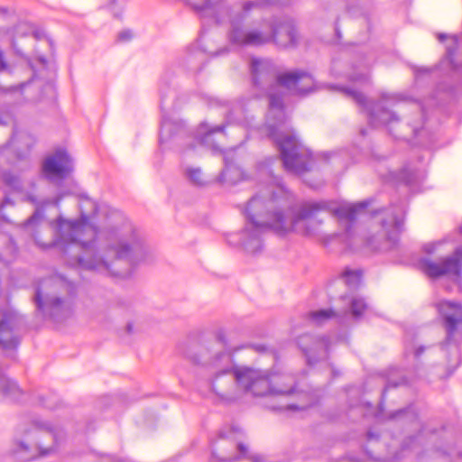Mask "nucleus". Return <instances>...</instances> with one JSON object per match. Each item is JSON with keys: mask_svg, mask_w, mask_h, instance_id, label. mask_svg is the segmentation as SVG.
Returning <instances> with one entry per match:
<instances>
[{"mask_svg": "<svg viewBox=\"0 0 462 462\" xmlns=\"http://www.w3.org/2000/svg\"><path fill=\"white\" fill-rule=\"evenodd\" d=\"M292 195L284 186H268L254 196L245 208V228L229 236L228 242L242 246L247 253L256 254L263 248V236L273 229L279 234L295 232L305 236H319L327 210L324 201H303L292 208Z\"/></svg>", "mask_w": 462, "mask_h": 462, "instance_id": "3", "label": "nucleus"}, {"mask_svg": "<svg viewBox=\"0 0 462 462\" xmlns=\"http://www.w3.org/2000/svg\"><path fill=\"white\" fill-rule=\"evenodd\" d=\"M14 35L12 39L11 44L17 55L23 56V53L17 47L16 38L28 36L30 34H32L36 40L45 39L46 43L50 47L51 51H52V49H53V42L50 38H48L46 36L45 32L39 29H33V27L27 23H18L14 29Z\"/></svg>", "mask_w": 462, "mask_h": 462, "instance_id": "20", "label": "nucleus"}, {"mask_svg": "<svg viewBox=\"0 0 462 462\" xmlns=\"http://www.w3.org/2000/svg\"><path fill=\"white\" fill-rule=\"evenodd\" d=\"M256 349L259 351H262L264 349V347L263 346H256Z\"/></svg>", "mask_w": 462, "mask_h": 462, "instance_id": "53", "label": "nucleus"}, {"mask_svg": "<svg viewBox=\"0 0 462 462\" xmlns=\"http://www.w3.org/2000/svg\"><path fill=\"white\" fill-rule=\"evenodd\" d=\"M443 454H448V455H451V453H448L447 451H442Z\"/></svg>", "mask_w": 462, "mask_h": 462, "instance_id": "59", "label": "nucleus"}, {"mask_svg": "<svg viewBox=\"0 0 462 462\" xmlns=\"http://www.w3.org/2000/svg\"><path fill=\"white\" fill-rule=\"evenodd\" d=\"M367 304L364 299L354 297L350 301V310L354 318H359L366 310Z\"/></svg>", "mask_w": 462, "mask_h": 462, "instance_id": "29", "label": "nucleus"}, {"mask_svg": "<svg viewBox=\"0 0 462 462\" xmlns=\"http://www.w3.org/2000/svg\"><path fill=\"white\" fill-rule=\"evenodd\" d=\"M258 5L256 2H243L233 5V8L224 9L225 14L217 16V24L229 23L226 38L235 47H259L263 45V20L252 26L245 24L248 13Z\"/></svg>", "mask_w": 462, "mask_h": 462, "instance_id": "8", "label": "nucleus"}, {"mask_svg": "<svg viewBox=\"0 0 462 462\" xmlns=\"http://www.w3.org/2000/svg\"><path fill=\"white\" fill-rule=\"evenodd\" d=\"M368 205L369 202L364 200L356 205L339 207L333 211V215L338 219L340 226L345 228L347 246L350 249H355L359 245L358 241L360 240L362 244H365L373 250L391 249L396 245L399 235L402 231L403 207L402 205H395L382 210L380 212L382 215L380 219L382 234L363 240L354 234V226L357 214L364 211Z\"/></svg>", "mask_w": 462, "mask_h": 462, "instance_id": "5", "label": "nucleus"}, {"mask_svg": "<svg viewBox=\"0 0 462 462\" xmlns=\"http://www.w3.org/2000/svg\"><path fill=\"white\" fill-rule=\"evenodd\" d=\"M195 60V57L194 56H190L189 57V62L190 63H193V60Z\"/></svg>", "mask_w": 462, "mask_h": 462, "instance_id": "54", "label": "nucleus"}, {"mask_svg": "<svg viewBox=\"0 0 462 462\" xmlns=\"http://www.w3.org/2000/svg\"><path fill=\"white\" fill-rule=\"evenodd\" d=\"M360 134H361L362 135H365V129H361Z\"/></svg>", "mask_w": 462, "mask_h": 462, "instance_id": "56", "label": "nucleus"}, {"mask_svg": "<svg viewBox=\"0 0 462 462\" xmlns=\"http://www.w3.org/2000/svg\"><path fill=\"white\" fill-rule=\"evenodd\" d=\"M237 449L240 452L241 457L246 458L250 462H265V457L263 455L258 453L249 454L247 447L242 443L237 445Z\"/></svg>", "mask_w": 462, "mask_h": 462, "instance_id": "31", "label": "nucleus"}, {"mask_svg": "<svg viewBox=\"0 0 462 462\" xmlns=\"http://www.w3.org/2000/svg\"><path fill=\"white\" fill-rule=\"evenodd\" d=\"M336 88L366 111L368 122L372 126L386 125L392 131L393 127L400 122L398 114L411 112L415 114V117L411 116L408 119V125L412 134L417 137L425 131L423 126L425 114L419 103L401 105L402 96L391 93H382L377 102H367L365 95L357 90L343 87H336Z\"/></svg>", "mask_w": 462, "mask_h": 462, "instance_id": "6", "label": "nucleus"}, {"mask_svg": "<svg viewBox=\"0 0 462 462\" xmlns=\"http://www.w3.org/2000/svg\"><path fill=\"white\" fill-rule=\"evenodd\" d=\"M23 319L13 309L0 310V346L4 349H14L20 343V330Z\"/></svg>", "mask_w": 462, "mask_h": 462, "instance_id": "14", "label": "nucleus"}, {"mask_svg": "<svg viewBox=\"0 0 462 462\" xmlns=\"http://www.w3.org/2000/svg\"><path fill=\"white\" fill-rule=\"evenodd\" d=\"M361 276L362 273L359 270H346L342 275V280L349 288L356 289L361 282Z\"/></svg>", "mask_w": 462, "mask_h": 462, "instance_id": "28", "label": "nucleus"}, {"mask_svg": "<svg viewBox=\"0 0 462 462\" xmlns=\"http://www.w3.org/2000/svg\"><path fill=\"white\" fill-rule=\"evenodd\" d=\"M187 357L205 368L211 389L226 402L236 401L240 392L262 397L291 394L294 390L293 376L235 365L229 351L215 346L210 350L203 348L198 354H188Z\"/></svg>", "mask_w": 462, "mask_h": 462, "instance_id": "4", "label": "nucleus"}, {"mask_svg": "<svg viewBox=\"0 0 462 462\" xmlns=\"http://www.w3.org/2000/svg\"><path fill=\"white\" fill-rule=\"evenodd\" d=\"M216 345L224 346V343L222 342V339L219 337Z\"/></svg>", "mask_w": 462, "mask_h": 462, "instance_id": "51", "label": "nucleus"}, {"mask_svg": "<svg viewBox=\"0 0 462 462\" xmlns=\"http://www.w3.org/2000/svg\"><path fill=\"white\" fill-rule=\"evenodd\" d=\"M349 462H381L378 459L371 457L369 455H366L364 459H350Z\"/></svg>", "mask_w": 462, "mask_h": 462, "instance_id": "40", "label": "nucleus"}, {"mask_svg": "<svg viewBox=\"0 0 462 462\" xmlns=\"http://www.w3.org/2000/svg\"><path fill=\"white\" fill-rule=\"evenodd\" d=\"M374 438H377V435H374V433H372V432H370V431H369V432L367 433V439H374Z\"/></svg>", "mask_w": 462, "mask_h": 462, "instance_id": "49", "label": "nucleus"}, {"mask_svg": "<svg viewBox=\"0 0 462 462\" xmlns=\"http://www.w3.org/2000/svg\"><path fill=\"white\" fill-rule=\"evenodd\" d=\"M46 436L51 437L53 441H56V434L53 433L51 430L45 432L38 430L33 431L32 437L37 439V442L33 444H29L27 441L23 440L18 441L14 449L16 458L22 462H28L38 457H43L50 454L52 448H42V439Z\"/></svg>", "mask_w": 462, "mask_h": 462, "instance_id": "16", "label": "nucleus"}, {"mask_svg": "<svg viewBox=\"0 0 462 462\" xmlns=\"http://www.w3.org/2000/svg\"><path fill=\"white\" fill-rule=\"evenodd\" d=\"M439 315L443 319L447 332L445 346L453 345L456 352H458L459 340L457 338L458 325L462 324V305L448 300H441L436 304Z\"/></svg>", "mask_w": 462, "mask_h": 462, "instance_id": "15", "label": "nucleus"}, {"mask_svg": "<svg viewBox=\"0 0 462 462\" xmlns=\"http://www.w3.org/2000/svg\"><path fill=\"white\" fill-rule=\"evenodd\" d=\"M407 383V380L405 378H402V382H394L393 380H390L388 383H387V385L385 386L383 393H382V397L384 398L385 397V393L386 391L391 388V387H397L398 385L400 384H406Z\"/></svg>", "mask_w": 462, "mask_h": 462, "instance_id": "35", "label": "nucleus"}, {"mask_svg": "<svg viewBox=\"0 0 462 462\" xmlns=\"http://www.w3.org/2000/svg\"><path fill=\"white\" fill-rule=\"evenodd\" d=\"M189 5L200 19H211L217 22V16L225 14L224 9L233 8V5H227L224 0H188Z\"/></svg>", "mask_w": 462, "mask_h": 462, "instance_id": "18", "label": "nucleus"}, {"mask_svg": "<svg viewBox=\"0 0 462 462\" xmlns=\"http://www.w3.org/2000/svg\"><path fill=\"white\" fill-rule=\"evenodd\" d=\"M1 179L3 182L14 190H22L23 184L20 177L10 171L2 172Z\"/></svg>", "mask_w": 462, "mask_h": 462, "instance_id": "27", "label": "nucleus"}, {"mask_svg": "<svg viewBox=\"0 0 462 462\" xmlns=\"http://www.w3.org/2000/svg\"><path fill=\"white\" fill-rule=\"evenodd\" d=\"M409 408L408 409H402V410H398L396 411L392 416L391 418L394 419L396 417H398L399 415L401 414H403V413H407L409 411Z\"/></svg>", "mask_w": 462, "mask_h": 462, "instance_id": "44", "label": "nucleus"}, {"mask_svg": "<svg viewBox=\"0 0 462 462\" xmlns=\"http://www.w3.org/2000/svg\"><path fill=\"white\" fill-rule=\"evenodd\" d=\"M229 51H230V47L226 46V47H223V48L219 49L216 52H214L212 54V56H214V57L221 56V55L228 53Z\"/></svg>", "mask_w": 462, "mask_h": 462, "instance_id": "39", "label": "nucleus"}, {"mask_svg": "<svg viewBox=\"0 0 462 462\" xmlns=\"http://www.w3.org/2000/svg\"><path fill=\"white\" fill-rule=\"evenodd\" d=\"M73 171V161L63 149L55 151L42 162V173L51 182L67 179Z\"/></svg>", "mask_w": 462, "mask_h": 462, "instance_id": "13", "label": "nucleus"}, {"mask_svg": "<svg viewBox=\"0 0 462 462\" xmlns=\"http://www.w3.org/2000/svg\"><path fill=\"white\" fill-rule=\"evenodd\" d=\"M323 156L325 160H330L331 158L337 160L339 158V154L337 152H324Z\"/></svg>", "mask_w": 462, "mask_h": 462, "instance_id": "41", "label": "nucleus"}, {"mask_svg": "<svg viewBox=\"0 0 462 462\" xmlns=\"http://www.w3.org/2000/svg\"><path fill=\"white\" fill-rule=\"evenodd\" d=\"M0 393L11 401H18L22 395V391L17 383L7 378L5 374L0 373Z\"/></svg>", "mask_w": 462, "mask_h": 462, "instance_id": "23", "label": "nucleus"}, {"mask_svg": "<svg viewBox=\"0 0 462 462\" xmlns=\"http://www.w3.org/2000/svg\"><path fill=\"white\" fill-rule=\"evenodd\" d=\"M80 210V220L58 219V237L51 244H42L35 236L36 244L58 247L73 267L128 277L148 253L142 231L120 210L97 206L89 199L82 201Z\"/></svg>", "mask_w": 462, "mask_h": 462, "instance_id": "1", "label": "nucleus"}, {"mask_svg": "<svg viewBox=\"0 0 462 462\" xmlns=\"http://www.w3.org/2000/svg\"><path fill=\"white\" fill-rule=\"evenodd\" d=\"M309 405H310V404H306V405H303V406H300H300H298V405H296V404H291V405H289V406H288V409H289V410H292V411H298V410H302V409H304V408L308 407Z\"/></svg>", "mask_w": 462, "mask_h": 462, "instance_id": "45", "label": "nucleus"}, {"mask_svg": "<svg viewBox=\"0 0 462 462\" xmlns=\"http://www.w3.org/2000/svg\"><path fill=\"white\" fill-rule=\"evenodd\" d=\"M250 70L254 88L268 98V135L278 147L285 170L295 174L308 171L312 162L311 152L287 125L283 97L285 89L299 96L311 92L313 78L302 70L282 72L275 62L267 59H252Z\"/></svg>", "mask_w": 462, "mask_h": 462, "instance_id": "2", "label": "nucleus"}, {"mask_svg": "<svg viewBox=\"0 0 462 462\" xmlns=\"http://www.w3.org/2000/svg\"><path fill=\"white\" fill-rule=\"evenodd\" d=\"M219 436H220V438H222V439L226 438V435H225L223 432H220Z\"/></svg>", "mask_w": 462, "mask_h": 462, "instance_id": "58", "label": "nucleus"}, {"mask_svg": "<svg viewBox=\"0 0 462 462\" xmlns=\"http://www.w3.org/2000/svg\"><path fill=\"white\" fill-rule=\"evenodd\" d=\"M7 203H9V199L7 198L1 203V208H4Z\"/></svg>", "mask_w": 462, "mask_h": 462, "instance_id": "50", "label": "nucleus"}, {"mask_svg": "<svg viewBox=\"0 0 462 462\" xmlns=\"http://www.w3.org/2000/svg\"><path fill=\"white\" fill-rule=\"evenodd\" d=\"M212 458H217V456L215 454V452H212ZM240 458V457H229V458H223V459H220V461L222 462H234V461H236ZM218 459V457H217Z\"/></svg>", "mask_w": 462, "mask_h": 462, "instance_id": "42", "label": "nucleus"}, {"mask_svg": "<svg viewBox=\"0 0 462 462\" xmlns=\"http://www.w3.org/2000/svg\"><path fill=\"white\" fill-rule=\"evenodd\" d=\"M263 45L275 44L279 49H296L301 40L295 22L290 17L263 19Z\"/></svg>", "mask_w": 462, "mask_h": 462, "instance_id": "10", "label": "nucleus"}, {"mask_svg": "<svg viewBox=\"0 0 462 462\" xmlns=\"http://www.w3.org/2000/svg\"><path fill=\"white\" fill-rule=\"evenodd\" d=\"M424 352V346H420L415 350V356L419 357Z\"/></svg>", "mask_w": 462, "mask_h": 462, "instance_id": "46", "label": "nucleus"}, {"mask_svg": "<svg viewBox=\"0 0 462 462\" xmlns=\"http://www.w3.org/2000/svg\"><path fill=\"white\" fill-rule=\"evenodd\" d=\"M419 268L430 278L445 275L460 276L462 273V248L455 250L453 254L434 262L429 258H421L418 263Z\"/></svg>", "mask_w": 462, "mask_h": 462, "instance_id": "12", "label": "nucleus"}, {"mask_svg": "<svg viewBox=\"0 0 462 462\" xmlns=\"http://www.w3.org/2000/svg\"><path fill=\"white\" fill-rule=\"evenodd\" d=\"M26 85H28V82H24V83H22L18 86V88H23V87H25Z\"/></svg>", "mask_w": 462, "mask_h": 462, "instance_id": "52", "label": "nucleus"}, {"mask_svg": "<svg viewBox=\"0 0 462 462\" xmlns=\"http://www.w3.org/2000/svg\"><path fill=\"white\" fill-rule=\"evenodd\" d=\"M459 43L457 37H451L450 42L447 45L446 59L448 60L453 69L462 67V60L458 58L457 51Z\"/></svg>", "mask_w": 462, "mask_h": 462, "instance_id": "25", "label": "nucleus"}, {"mask_svg": "<svg viewBox=\"0 0 462 462\" xmlns=\"http://www.w3.org/2000/svg\"><path fill=\"white\" fill-rule=\"evenodd\" d=\"M380 175L387 180H393L406 186H412L417 183L421 176L419 170L409 165L405 166L399 172L390 171L387 175L383 173H380Z\"/></svg>", "mask_w": 462, "mask_h": 462, "instance_id": "21", "label": "nucleus"}, {"mask_svg": "<svg viewBox=\"0 0 462 462\" xmlns=\"http://www.w3.org/2000/svg\"><path fill=\"white\" fill-rule=\"evenodd\" d=\"M10 72L11 68L6 62L3 51H0V72Z\"/></svg>", "mask_w": 462, "mask_h": 462, "instance_id": "37", "label": "nucleus"}, {"mask_svg": "<svg viewBox=\"0 0 462 462\" xmlns=\"http://www.w3.org/2000/svg\"><path fill=\"white\" fill-rule=\"evenodd\" d=\"M59 201H60V199H55L54 204H55L56 206H58V205H59Z\"/></svg>", "mask_w": 462, "mask_h": 462, "instance_id": "57", "label": "nucleus"}, {"mask_svg": "<svg viewBox=\"0 0 462 462\" xmlns=\"http://www.w3.org/2000/svg\"><path fill=\"white\" fill-rule=\"evenodd\" d=\"M432 71H433L432 69L424 68V67H420V68L414 67L413 72H414L415 80L418 82L424 74L430 75Z\"/></svg>", "mask_w": 462, "mask_h": 462, "instance_id": "33", "label": "nucleus"}, {"mask_svg": "<svg viewBox=\"0 0 462 462\" xmlns=\"http://www.w3.org/2000/svg\"><path fill=\"white\" fill-rule=\"evenodd\" d=\"M201 69L202 68L199 65H192L190 70L193 72H199V70H201Z\"/></svg>", "mask_w": 462, "mask_h": 462, "instance_id": "48", "label": "nucleus"}, {"mask_svg": "<svg viewBox=\"0 0 462 462\" xmlns=\"http://www.w3.org/2000/svg\"><path fill=\"white\" fill-rule=\"evenodd\" d=\"M37 59H38L39 62H40L42 65H43V66H44V65H46L47 60H46V59L44 58V56H42V55H37Z\"/></svg>", "mask_w": 462, "mask_h": 462, "instance_id": "47", "label": "nucleus"}, {"mask_svg": "<svg viewBox=\"0 0 462 462\" xmlns=\"http://www.w3.org/2000/svg\"><path fill=\"white\" fill-rule=\"evenodd\" d=\"M42 218H43V210L42 208H37L34 211L33 215L25 221L24 226L30 227L31 226H34V225L38 224Z\"/></svg>", "mask_w": 462, "mask_h": 462, "instance_id": "32", "label": "nucleus"}, {"mask_svg": "<svg viewBox=\"0 0 462 462\" xmlns=\"http://www.w3.org/2000/svg\"><path fill=\"white\" fill-rule=\"evenodd\" d=\"M17 253L14 241L7 236H0V261L10 263L14 261Z\"/></svg>", "mask_w": 462, "mask_h": 462, "instance_id": "22", "label": "nucleus"}, {"mask_svg": "<svg viewBox=\"0 0 462 462\" xmlns=\"http://www.w3.org/2000/svg\"><path fill=\"white\" fill-rule=\"evenodd\" d=\"M160 106L162 110L160 143H166L175 134H180L184 129V123L180 120L172 119L165 113L174 106L176 92L162 81L160 86Z\"/></svg>", "mask_w": 462, "mask_h": 462, "instance_id": "11", "label": "nucleus"}, {"mask_svg": "<svg viewBox=\"0 0 462 462\" xmlns=\"http://www.w3.org/2000/svg\"><path fill=\"white\" fill-rule=\"evenodd\" d=\"M349 79L355 83L366 84L370 81L368 65H364L360 69L356 66L353 67V71L349 75Z\"/></svg>", "mask_w": 462, "mask_h": 462, "instance_id": "26", "label": "nucleus"}, {"mask_svg": "<svg viewBox=\"0 0 462 462\" xmlns=\"http://www.w3.org/2000/svg\"><path fill=\"white\" fill-rule=\"evenodd\" d=\"M232 124L249 125L250 122L245 116V111L241 105H236L226 115V123L219 125H212L207 122H202L196 130L194 140L197 144L212 150L213 152H222V141L226 138V128Z\"/></svg>", "mask_w": 462, "mask_h": 462, "instance_id": "9", "label": "nucleus"}, {"mask_svg": "<svg viewBox=\"0 0 462 462\" xmlns=\"http://www.w3.org/2000/svg\"><path fill=\"white\" fill-rule=\"evenodd\" d=\"M298 345L306 356L309 365L327 357L330 342L328 337H315L310 334L298 338Z\"/></svg>", "mask_w": 462, "mask_h": 462, "instance_id": "17", "label": "nucleus"}, {"mask_svg": "<svg viewBox=\"0 0 462 462\" xmlns=\"http://www.w3.org/2000/svg\"><path fill=\"white\" fill-rule=\"evenodd\" d=\"M337 317V313L331 310H319L310 311L308 314V319L314 325L321 326L327 323L329 319Z\"/></svg>", "mask_w": 462, "mask_h": 462, "instance_id": "24", "label": "nucleus"}, {"mask_svg": "<svg viewBox=\"0 0 462 462\" xmlns=\"http://www.w3.org/2000/svg\"><path fill=\"white\" fill-rule=\"evenodd\" d=\"M75 286L58 277L43 280L38 286L34 302L44 319L62 322L73 313Z\"/></svg>", "mask_w": 462, "mask_h": 462, "instance_id": "7", "label": "nucleus"}, {"mask_svg": "<svg viewBox=\"0 0 462 462\" xmlns=\"http://www.w3.org/2000/svg\"><path fill=\"white\" fill-rule=\"evenodd\" d=\"M277 0H261V1H255L256 3H258V5H256L255 7H258L262 5H273L276 3Z\"/></svg>", "mask_w": 462, "mask_h": 462, "instance_id": "43", "label": "nucleus"}, {"mask_svg": "<svg viewBox=\"0 0 462 462\" xmlns=\"http://www.w3.org/2000/svg\"><path fill=\"white\" fill-rule=\"evenodd\" d=\"M459 229H460V233L462 234V226L459 227Z\"/></svg>", "mask_w": 462, "mask_h": 462, "instance_id": "60", "label": "nucleus"}, {"mask_svg": "<svg viewBox=\"0 0 462 462\" xmlns=\"http://www.w3.org/2000/svg\"><path fill=\"white\" fill-rule=\"evenodd\" d=\"M442 241H437V242H431V243H428V244H425L423 245V251L426 253V254H433L437 247L440 245H442Z\"/></svg>", "mask_w": 462, "mask_h": 462, "instance_id": "34", "label": "nucleus"}, {"mask_svg": "<svg viewBox=\"0 0 462 462\" xmlns=\"http://www.w3.org/2000/svg\"><path fill=\"white\" fill-rule=\"evenodd\" d=\"M225 167L219 176L217 182L226 185H235L244 179V171L235 163L233 154L224 152Z\"/></svg>", "mask_w": 462, "mask_h": 462, "instance_id": "19", "label": "nucleus"}, {"mask_svg": "<svg viewBox=\"0 0 462 462\" xmlns=\"http://www.w3.org/2000/svg\"><path fill=\"white\" fill-rule=\"evenodd\" d=\"M189 180L196 186H203L206 184L203 172L199 168H189L186 171Z\"/></svg>", "mask_w": 462, "mask_h": 462, "instance_id": "30", "label": "nucleus"}, {"mask_svg": "<svg viewBox=\"0 0 462 462\" xmlns=\"http://www.w3.org/2000/svg\"><path fill=\"white\" fill-rule=\"evenodd\" d=\"M445 37H446V36H445L444 34H440V35L439 36V40H440V41H442Z\"/></svg>", "mask_w": 462, "mask_h": 462, "instance_id": "55", "label": "nucleus"}, {"mask_svg": "<svg viewBox=\"0 0 462 462\" xmlns=\"http://www.w3.org/2000/svg\"><path fill=\"white\" fill-rule=\"evenodd\" d=\"M118 41L120 42H127L133 38V32L130 30H124L118 34Z\"/></svg>", "mask_w": 462, "mask_h": 462, "instance_id": "36", "label": "nucleus"}, {"mask_svg": "<svg viewBox=\"0 0 462 462\" xmlns=\"http://www.w3.org/2000/svg\"><path fill=\"white\" fill-rule=\"evenodd\" d=\"M338 236L337 234H333V235H322V236H319V239L320 241L322 242V244L327 246L329 245V243L337 238Z\"/></svg>", "mask_w": 462, "mask_h": 462, "instance_id": "38", "label": "nucleus"}]
</instances>
